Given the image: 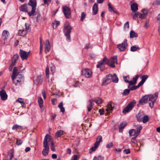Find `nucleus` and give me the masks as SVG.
<instances>
[{"label":"nucleus","mask_w":160,"mask_h":160,"mask_svg":"<svg viewBox=\"0 0 160 160\" xmlns=\"http://www.w3.org/2000/svg\"><path fill=\"white\" fill-rule=\"evenodd\" d=\"M86 14L84 12H82L81 14V17L80 18V21H83L84 19L85 18Z\"/></svg>","instance_id":"obj_47"},{"label":"nucleus","mask_w":160,"mask_h":160,"mask_svg":"<svg viewBox=\"0 0 160 160\" xmlns=\"http://www.w3.org/2000/svg\"><path fill=\"white\" fill-rule=\"evenodd\" d=\"M140 86H140V85L139 84H138L137 86H132V87H131V88H130L129 89L130 91H133V90L137 89V88H138Z\"/></svg>","instance_id":"obj_44"},{"label":"nucleus","mask_w":160,"mask_h":160,"mask_svg":"<svg viewBox=\"0 0 160 160\" xmlns=\"http://www.w3.org/2000/svg\"><path fill=\"white\" fill-rule=\"evenodd\" d=\"M102 141V138L101 136H98L96 139V141L95 143V144L99 146L100 143Z\"/></svg>","instance_id":"obj_30"},{"label":"nucleus","mask_w":160,"mask_h":160,"mask_svg":"<svg viewBox=\"0 0 160 160\" xmlns=\"http://www.w3.org/2000/svg\"><path fill=\"white\" fill-rule=\"evenodd\" d=\"M136 103L135 100H133L129 103L122 111V113L126 114L127 113L131 110Z\"/></svg>","instance_id":"obj_5"},{"label":"nucleus","mask_w":160,"mask_h":160,"mask_svg":"<svg viewBox=\"0 0 160 160\" xmlns=\"http://www.w3.org/2000/svg\"><path fill=\"white\" fill-rule=\"evenodd\" d=\"M43 80V78L41 75L37 76L35 79L34 80V83L37 85L41 84Z\"/></svg>","instance_id":"obj_18"},{"label":"nucleus","mask_w":160,"mask_h":160,"mask_svg":"<svg viewBox=\"0 0 160 160\" xmlns=\"http://www.w3.org/2000/svg\"><path fill=\"white\" fill-rule=\"evenodd\" d=\"M19 128H22V127L17 124H15L12 127V129L13 130H17Z\"/></svg>","instance_id":"obj_48"},{"label":"nucleus","mask_w":160,"mask_h":160,"mask_svg":"<svg viewBox=\"0 0 160 160\" xmlns=\"http://www.w3.org/2000/svg\"><path fill=\"white\" fill-rule=\"evenodd\" d=\"M149 120L148 116V115H145L143 116L141 121L140 122H142L144 123H145L148 122Z\"/></svg>","instance_id":"obj_35"},{"label":"nucleus","mask_w":160,"mask_h":160,"mask_svg":"<svg viewBox=\"0 0 160 160\" xmlns=\"http://www.w3.org/2000/svg\"><path fill=\"white\" fill-rule=\"evenodd\" d=\"M135 131V129H132L130 130L129 131V134L130 136H133V134L134 133V132Z\"/></svg>","instance_id":"obj_52"},{"label":"nucleus","mask_w":160,"mask_h":160,"mask_svg":"<svg viewBox=\"0 0 160 160\" xmlns=\"http://www.w3.org/2000/svg\"><path fill=\"white\" fill-rule=\"evenodd\" d=\"M93 14L96 15L98 12V5L97 3H95L92 7Z\"/></svg>","instance_id":"obj_26"},{"label":"nucleus","mask_w":160,"mask_h":160,"mask_svg":"<svg viewBox=\"0 0 160 160\" xmlns=\"http://www.w3.org/2000/svg\"><path fill=\"white\" fill-rule=\"evenodd\" d=\"M93 160H104V158L101 156H99L98 157L95 156L94 157Z\"/></svg>","instance_id":"obj_46"},{"label":"nucleus","mask_w":160,"mask_h":160,"mask_svg":"<svg viewBox=\"0 0 160 160\" xmlns=\"http://www.w3.org/2000/svg\"><path fill=\"white\" fill-rule=\"evenodd\" d=\"M157 21L158 22L160 23V14H159L158 16L156 17Z\"/></svg>","instance_id":"obj_61"},{"label":"nucleus","mask_w":160,"mask_h":160,"mask_svg":"<svg viewBox=\"0 0 160 160\" xmlns=\"http://www.w3.org/2000/svg\"><path fill=\"white\" fill-rule=\"evenodd\" d=\"M113 146V143L112 142H111L110 143H108L107 144L106 147L107 148H112Z\"/></svg>","instance_id":"obj_50"},{"label":"nucleus","mask_w":160,"mask_h":160,"mask_svg":"<svg viewBox=\"0 0 160 160\" xmlns=\"http://www.w3.org/2000/svg\"><path fill=\"white\" fill-rule=\"evenodd\" d=\"M19 58V55L16 54L14 55L12 58V66H14L16 65L17 61Z\"/></svg>","instance_id":"obj_21"},{"label":"nucleus","mask_w":160,"mask_h":160,"mask_svg":"<svg viewBox=\"0 0 160 160\" xmlns=\"http://www.w3.org/2000/svg\"><path fill=\"white\" fill-rule=\"evenodd\" d=\"M51 148L52 151L54 152L55 151V147L54 146V143L52 141L51 142Z\"/></svg>","instance_id":"obj_53"},{"label":"nucleus","mask_w":160,"mask_h":160,"mask_svg":"<svg viewBox=\"0 0 160 160\" xmlns=\"http://www.w3.org/2000/svg\"><path fill=\"white\" fill-rule=\"evenodd\" d=\"M49 68L48 67H47L46 69V76L47 78H49Z\"/></svg>","instance_id":"obj_54"},{"label":"nucleus","mask_w":160,"mask_h":160,"mask_svg":"<svg viewBox=\"0 0 160 160\" xmlns=\"http://www.w3.org/2000/svg\"><path fill=\"white\" fill-rule=\"evenodd\" d=\"M142 128V127L141 126H139V127L137 129L136 132L140 133L141 130Z\"/></svg>","instance_id":"obj_60"},{"label":"nucleus","mask_w":160,"mask_h":160,"mask_svg":"<svg viewBox=\"0 0 160 160\" xmlns=\"http://www.w3.org/2000/svg\"><path fill=\"white\" fill-rule=\"evenodd\" d=\"M127 125V123L126 122H122L121 123L120 125V127H119V131H120L121 130L122 131V129L124 128Z\"/></svg>","instance_id":"obj_38"},{"label":"nucleus","mask_w":160,"mask_h":160,"mask_svg":"<svg viewBox=\"0 0 160 160\" xmlns=\"http://www.w3.org/2000/svg\"><path fill=\"white\" fill-rule=\"evenodd\" d=\"M128 46L127 39H125L121 44L118 45V48L121 51H124Z\"/></svg>","instance_id":"obj_11"},{"label":"nucleus","mask_w":160,"mask_h":160,"mask_svg":"<svg viewBox=\"0 0 160 160\" xmlns=\"http://www.w3.org/2000/svg\"><path fill=\"white\" fill-rule=\"evenodd\" d=\"M72 27L69 24L65 25L63 28L64 32H65V35L66 37L67 40L68 42L71 41L70 34L71 32Z\"/></svg>","instance_id":"obj_3"},{"label":"nucleus","mask_w":160,"mask_h":160,"mask_svg":"<svg viewBox=\"0 0 160 160\" xmlns=\"http://www.w3.org/2000/svg\"><path fill=\"white\" fill-rule=\"evenodd\" d=\"M108 10L111 13H118V12L114 10V8L112 7L111 4L110 3H109L108 4Z\"/></svg>","instance_id":"obj_27"},{"label":"nucleus","mask_w":160,"mask_h":160,"mask_svg":"<svg viewBox=\"0 0 160 160\" xmlns=\"http://www.w3.org/2000/svg\"><path fill=\"white\" fill-rule=\"evenodd\" d=\"M52 66L51 67V70L52 73H53L55 71V68L54 66H52Z\"/></svg>","instance_id":"obj_58"},{"label":"nucleus","mask_w":160,"mask_h":160,"mask_svg":"<svg viewBox=\"0 0 160 160\" xmlns=\"http://www.w3.org/2000/svg\"><path fill=\"white\" fill-rule=\"evenodd\" d=\"M9 35V33L8 31L6 30L3 31L2 34V36L4 40H6L7 39Z\"/></svg>","instance_id":"obj_23"},{"label":"nucleus","mask_w":160,"mask_h":160,"mask_svg":"<svg viewBox=\"0 0 160 160\" xmlns=\"http://www.w3.org/2000/svg\"><path fill=\"white\" fill-rule=\"evenodd\" d=\"M94 101L97 104H100L102 103V102L101 98L99 97L95 98L94 100Z\"/></svg>","instance_id":"obj_39"},{"label":"nucleus","mask_w":160,"mask_h":160,"mask_svg":"<svg viewBox=\"0 0 160 160\" xmlns=\"http://www.w3.org/2000/svg\"><path fill=\"white\" fill-rule=\"evenodd\" d=\"M17 79L16 81H14L13 83L16 85H20L21 82L24 81V76L18 73Z\"/></svg>","instance_id":"obj_9"},{"label":"nucleus","mask_w":160,"mask_h":160,"mask_svg":"<svg viewBox=\"0 0 160 160\" xmlns=\"http://www.w3.org/2000/svg\"><path fill=\"white\" fill-rule=\"evenodd\" d=\"M139 133L136 132V131L135 130L133 136H134L135 137V138H136L139 135Z\"/></svg>","instance_id":"obj_59"},{"label":"nucleus","mask_w":160,"mask_h":160,"mask_svg":"<svg viewBox=\"0 0 160 160\" xmlns=\"http://www.w3.org/2000/svg\"><path fill=\"white\" fill-rule=\"evenodd\" d=\"M62 8L63 12L65 17L68 19L70 18L71 17V14L70 8L66 6H63Z\"/></svg>","instance_id":"obj_7"},{"label":"nucleus","mask_w":160,"mask_h":160,"mask_svg":"<svg viewBox=\"0 0 160 160\" xmlns=\"http://www.w3.org/2000/svg\"><path fill=\"white\" fill-rule=\"evenodd\" d=\"M45 49L46 51L49 52L50 49V45L49 40L47 39L46 40L45 43Z\"/></svg>","instance_id":"obj_25"},{"label":"nucleus","mask_w":160,"mask_h":160,"mask_svg":"<svg viewBox=\"0 0 160 160\" xmlns=\"http://www.w3.org/2000/svg\"><path fill=\"white\" fill-rule=\"evenodd\" d=\"M30 51L28 52L20 49L19 52L20 56L22 60L27 59L29 56V53H30Z\"/></svg>","instance_id":"obj_10"},{"label":"nucleus","mask_w":160,"mask_h":160,"mask_svg":"<svg viewBox=\"0 0 160 160\" xmlns=\"http://www.w3.org/2000/svg\"><path fill=\"white\" fill-rule=\"evenodd\" d=\"M144 116V114L143 112L139 111L138 113L136 115L137 120L138 122H140Z\"/></svg>","instance_id":"obj_22"},{"label":"nucleus","mask_w":160,"mask_h":160,"mask_svg":"<svg viewBox=\"0 0 160 160\" xmlns=\"http://www.w3.org/2000/svg\"><path fill=\"white\" fill-rule=\"evenodd\" d=\"M142 13L138 12H135L133 14V19L135 20L137 18H139L142 19L146 18L148 12V10L146 9H144L142 10Z\"/></svg>","instance_id":"obj_4"},{"label":"nucleus","mask_w":160,"mask_h":160,"mask_svg":"<svg viewBox=\"0 0 160 160\" xmlns=\"http://www.w3.org/2000/svg\"><path fill=\"white\" fill-rule=\"evenodd\" d=\"M113 108V107L112 106V105L111 104H108L107 105L106 110L107 112L110 113L112 111Z\"/></svg>","instance_id":"obj_34"},{"label":"nucleus","mask_w":160,"mask_h":160,"mask_svg":"<svg viewBox=\"0 0 160 160\" xmlns=\"http://www.w3.org/2000/svg\"><path fill=\"white\" fill-rule=\"evenodd\" d=\"M82 74L87 78H90L92 74V72L90 69H83L82 71Z\"/></svg>","instance_id":"obj_12"},{"label":"nucleus","mask_w":160,"mask_h":160,"mask_svg":"<svg viewBox=\"0 0 160 160\" xmlns=\"http://www.w3.org/2000/svg\"><path fill=\"white\" fill-rule=\"evenodd\" d=\"M130 91L129 89H126L124 90L123 92L122 93V94L124 96H127L129 93Z\"/></svg>","instance_id":"obj_41"},{"label":"nucleus","mask_w":160,"mask_h":160,"mask_svg":"<svg viewBox=\"0 0 160 160\" xmlns=\"http://www.w3.org/2000/svg\"><path fill=\"white\" fill-rule=\"evenodd\" d=\"M51 138L48 134H47L45 137L43 142L44 149H49V147L48 145V142L50 140Z\"/></svg>","instance_id":"obj_8"},{"label":"nucleus","mask_w":160,"mask_h":160,"mask_svg":"<svg viewBox=\"0 0 160 160\" xmlns=\"http://www.w3.org/2000/svg\"><path fill=\"white\" fill-rule=\"evenodd\" d=\"M17 141H16V144L18 145L19 146L21 145L23 142V141L21 140V139H17Z\"/></svg>","instance_id":"obj_51"},{"label":"nucleus","mask_w":160,"mask_h":160,"mask_svg":"<svg viewBox=\"0 0 160 160\" xmlns=\"http://www.w3.org/2000/svg\"><path fill=\"white\" fill-rule=\"evenodd\" d=\"M131 10L132 12H131V15L133 17V14L136 12L138 9V5L136 3H133L131 6Z\"/></svg>","instance_id":"obj_15"},{"label":"nucleus","mask_w":160,"mask_h":160,"mask_svg":"<svg viewBox=\"0 0 160 160\" xmlns=\"http://www.w3.org/2000/svg\"><path fill=\"white\" fill-rule=\"evenodd\" d=\"M115 63L117 64V56H114L111 58L109 60H108L107 64L112 68H114L115 67Z\"/></svg>","instance_id":"obj_6"},{"label":"nucleus","mask_w":160,"mask_h":160,"mask_svg":"<svg viewBox=\"0 0 160 160\" xmlns=\"http://www.w3.org/2000/svg\"><path fill=\"white\" fill-rule=\"evenodd\" d=\"M112 81L113 82L115 83H117L118 82V79L116 74L114 73L113 75H112Z\"/></svg>","instance_id":"obj_37"},{"label":"nucleus","mask_w":160,"mask_h":160,"mask_svg":"<svg viewBox=\"0 0 160 160\" xmlns=\"http://www.w3.org/2000/svg\"><path fill=\"white\" fill-rule=\"evenodd\" d=\"M38 102L40 107L41 108L43 106V100L41 97H39L38 99Z\"/></svg>","instance_id":"obj_43"},{"label":"nucleus","mask_w":160,"mask_h":160,"mask_svg":"<svg viewBox=\"0 0 160 160\" xmlns=\"http://www.w3.org/2000/svg\"><path fill=\"white\" fill-rule=\"evenodd\" d=\"M60 24V22L58 21H55L52 23L53 28L54 29L56 28Z\"/></svg>","instance_id":"obj_36"},{"label":"nucleus","mask_w":160,"mask_h":160,"mask_svg":"<svg viewBox=\"0 0 160 160\" xmlns=\"http://www.w3.org/2000/svg\"><path fill=\"white\" fill-rule=\"evenodd\" d=\"M148 77V76L146 75H144L142 76L141 78L142 80L138 83L141 86L143 84Z\"/></svg>","instance_id":"obj_24"},{"label":"nucleus","mask_w":160,"mask_h":160,"mask_svg":"<svg viewBox=\"0 0 160 160\" xmlns=\"http://www.w3.org/2000/svg\"><path fill=\"white\" fill-rule=\"evenodd\" d=\"M112 77V75L111 74L107 75L104 78L102 85H106L110 83L111 82V79Z\"/></svg>","instance_id":"obj_13"},{"label":"nucleus","mask_w":160,"mask_h":160,"mask_svg":"<svg viewBox=\"0 0 160 160\" xmlns=\"http://www.w3.org/2000/svg\"><path fill=\"white\" fill-rule=\"evenodd\" d=\"M48 149H44L42 151V154L45 156L48 155Z\"/></svg>","instance_id":"obj_45"},{"label":"nucleus","mask_w":160,"mask_h":160,"mask_svg":"<svg viewBox=\"0 0 160 160\" xmlns=\"http://www.w3.org/2000/svg\"><path fill=\"white\" fill-rule=\"evenodd\" d=\"M0 96L1 99L3 101L6 100L8 97V95L5 91L4 89L0 92Z\"/></svg>","instance_id":"obj_19"},{"label":"nucleus","mask_w":160,"mask_h":160,"mask_svg":"<svg viewBox=\"0 0 160 160\" xmlns=\"http://www.w3.org/2000/svg\"><path fill=\"white\" fill-rule=\"evenodd\" d=\"M107 62H108L107 58L106 56H105L102 61L98 62L97 65V68H99L101 65L104 64H107Z\"/></svg>","instance_id":"obj_20"},{"label":"nucleus","mask_w":160,"mask_h":160,"mask_svg":"<svg viewBox=\"0 0 160 160\" xmlns=\"http://www.w3.org/2000/svg\"><path fill=\"white\" fill-rule=\"evenodd\" d=\"M79 83L78 82H75V83L73 84L72 85V86L74 87L75 88L79 86Z\"/></svg>","instance_id":"obj_62"},{"label":"nucleus","mask_w":160,"mask_h":160,"mask_svg":"<svg viewBox=\"0 0 160 160\" xmlns=\"http://www.w3.org/2000/svg\"><path fill=\"white\" fill-rule=\"evenodd\" d=\"M78 156L77 155H73V158L71 160H77Z\"/></svg>","instance_id":"obj_64"},{"label":"nucleus","mask_w":160,"mask_h":160,"mask_svg":"<svg viewBox=\"0 0 160 160\" xmlns=\"http://www.w3.org/2000/svg\"><path fill=\"white\" fill-rule=\"evenodd\" d=\"M31 9V8L28 7L27 4H24L21 6L19 7V10L20 11L23 12H29Z\"/></svg>","instance_id":"obj_14"},{"label":"nucleus","mask_w":160,"mask_h":160,"mask_svg":"<svg viewBox=\"0 0 160 160\" xmlns=\"http://www.w3.org/2000/svg\"><path fill=\"white\" fill-rule=\"evenodd\" d=\"M130 151L129 149H125L123 151V153L126 154H128L130 153Z\"/></svg>","instance_id":"obj_56"},{"label":"nucleus","mask_w":160,"mask_h":160,"mask_svg":"<svg viewBox=\"0 0 160 160\" xmlns=\"http://www.w3.org/2000/svg\"><path fill=\"white\" fill-rule=\"evenodd\" d=\"M28 32H27L26 30H24L23 29L22 30H20L19 31V34L21 36H24L26 35Z\"/></svg>","instance_id":"obj_32"},{"label":"nucleus","mask_w":160,"mask_h":160,"mask_svg":"<svg viewBox=\"0 0 160 160\" xmlns=\"http://www.w3.org/2000/svg\"><path fill=\"white\" fill-rule=\"evenodd\" d=\"M26 31H30L31 30L30 28V24L28 23H25V24Z\"/></svg>","instance_id":"obj_49"},{"label":"nucleus","mask_w":160,"mask_h":160,"mask_svg":"<svg viewBox=\"0 0 160 160\" xmlns=\"http://www.w3.org/2000/svg\"><path fill=\"white\" fill-rule=\"evenodd\" d=\"M37 1L36 0H29L28 5V7H31V10L28 12V14L29 16H34L35 12L37 6Z\"/></svg>","instance_id":"obj_2"},{"label":"nucleus","mask_w":160,"mask_h":160,"mask_svg":"<svg viewBox=\"0 0 160 160\" xmlns=\"http://www.w3.org/2000/svg\"><path fill=\"white\" fill-rule=\"evenodd\" d=\"M92 47V46L90 44H87L84 47V48L85 49H88Z\"/></svg>","instance_id":"obj_57"},{"label":"nucleus","mask_w":160,"mask_h":160,"mask_svg":"<svg viewBox=\"0 0 160 160\" xmlns=\"http://www.w3.org/2000/svg\"><path fill=\"white\" fill-rule=\"evenodd\" d=\"M16 102L20 103L22 107H25L26 106V105L23 101H22V98H19L17 99Z\"/></svg>","instance_id":"obj_42"},{"label":"nucleus","mask_w":160,"mask_h":160,"mask_svg":"<svg viewBox=\"0 0 160 160\" xmlns=\"http://www.w3.org/2000/svg\"><path fill=\"white\" fill-rule=\"evenodd\" d=\"M130 38H133L138 37V34L133 30L130 31Z\"/></svg>","instance_id":"obj_33"},{"label":"nucleus","mask_w":160,"mask_h":160,"mask_svg":"<svg viewBox=\"0 0 160 160\" xmlns=\"http://www.w3.org/2000/svg\"><path fill=\"white\" fill-rule=\"evenodd\" d=\"M63 134V131L62 130L58 131L56 133L55 138H58L61 136Z\"/></svg>","instance_id":"obj_31"},{"label":"nucleus","mask_w":160,"mask_h":160,"mask_svg":"<svg viewBox=\"0 0 160 160\" xmlns=\"http://www.w3.org/2000/svg\"><path fill=\"white\" fill-rule=\"evenodd\" d=\"M139 49L140 48L138 46L135 45L131 47L130 50L132 52H135L137 49L139 50Z\"/></svg>","instance_id":"obj_40"},{"label":"nucleus","mask_w":160,"mask_h":160,"mask_svg":"<svg viewBox=\"0 0 160 160\" xmlns=\"http://www.w3.org/2000/svg\"><path fill=\"white\" fill-rule=\"evenodd\" d=\"M139 77V75H137L135 77L133 78L132 81H129V80H125V82L129 83L131 85H134L136 83Z\"/></svg>","instance_id":"obj_17"},{"label":"nucleus","mask_w":160,"mask_h":160,"mask_svg":"<svg viewBox=\"0 0 160 160\" xmlns=\"http://www.w3.org/2000/svg\"><path fill=\"white\" fill-rule=\"evenodd\" d=\"M158 92H156L153 95L150 94L143 96L139 101L138 105H143L147 103L148 101H149L150 102H149V106L151 108H152L154 103L156 101L158 98Z\"/></svg>","instance_id":"obj_1"},{"label":"nucleus","mask_w":160,"mask_h":160,"mask_svg":"<svg viewBox=\"0 0 160 160\" xmlns=\"http://www.w3.org/2000/svg\"><path fill=\"white\" fill-rule=\"evenodd\" d=\"M93 106V103L91 100L88 101V111L90 112L92 109Z\"/></svg>","instance_id":"obj_28"},{"label":"nucleus","mask_w":160,"mask_h":160,"mask_svg":"<svg viewBox=\"0 0 160 160\" xmlns=\"http://www.w3.org/2000/svg\"><path fill=\"white\" fill-rule=\"evenodd\" d=\"M99 112L100 115H103L104 114V111L103 109H100L99 110Z\"/></svg>","instance_id":"obj_63"},{"label":"nucleus","mask_w":160,"mask_h":160,"mask_svg":"<svg viewBox=\"0 0 160 160\" xmlns=\"http://www.w3.org/2000/svg\"><path fill=\"white\" fill-rule=\"evenodd\" d=\"M124 27L125 28L128 29L129 28V22H127L124 25Z\"/></svg>","instance_id":"obj_55"},{"label":"nucleus","mask_w":160,"mask_h":160,"mask_svg":"<svg viewBox=\"0 0 160 160\" xmlns=\"http://www.w3.org/2000/svg\"><path fill=\"white\" fill-rule=\"evenodd\" d=\"M19 72H18V69L17 67L14 68L12 72V79L13 81L15 79L17 78L18 74Z\"/></svg>","instance_id":"obj_16"},{"label":"nucleus","mask_w":160,"mask_h":160,"mask_svg":"<svg viewBox=\"0 0 160 160\" xmlns=\"http://www.w3.org/2000/svg\"><path fill=\"white\" fill-rule=\"evenodd\" d=\"M93 145L94 146H92L90 149L89 151V152L90 153H91L92 152L95 151L99 146L97 144H95V143H94Z\"/></svg>","instance_id":"obj_29"}]
</instances>
